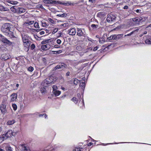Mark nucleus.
Segmentation results:
<instances>
[{
  "label": "nucleus",
  "instance_id": "obj_1",
  "mask_svg": "<svg viewBox=\"0 0 151 151\" xmlns=\"http://www.w3.org/2000/svg\"><path fill=\"white\" fill-rule=\"evenodd\" d=\"M8 107V104L7 100L6 98L3 99L0 105V110L2 114L4 115L7 112Z\"/></svg>",
  "mask_w": 151,
  "mask_h": 151
},
{
  "label": "nucleus",
  "instance_id": "obj_2",
  "mask_svg": "<svg viewBox=\"0 0 151 151\" xmlns=\"http://www.w3.org/2000/svg\"><path fill=\"white\" fill-rule=\"evenodd\" d=\"M12 25L9 23H5L3 24L1 28V31L4 33L6 34L11 30Z\"/></svg>",
  "mask_w": 151,
  "mask_h": 151
},
{
  "label": "nucleus",
  "instance_id": "obj_3",
  "mask_svg": "<svg viewBox=\"0 0 151 151\" xmlns=\"http://www.w3.org/2000/svg\"><path fill=\"white\" fill-rule=\"evenodd\" d=\"M22 37L24 46L27 48L29 47L30 45V42L28 39L29 37L27 35L22 34Z\"/></svg>",
  "mask_w": 151,
  "mask_h": 151
},
{
  "label": "nucleus",
  "instance_id": "obj_4",
  "mask_svg": "<svg viewBox=\"0 0 151 151\" xmlns=\"http://www.w3.org/2000/svg\"><path fill=\"white\" fill-rule=\"evenodd\" d=\"M106 20L108 22H111L114 21L116 18V16L112 14H110L107 15Z\"/></svg>",
  "mask_w": 151,
  "mask_h": 151
},
{
  "label": "nucleus",
  "instance_id": "obj_5",
  "mask_svg": "<svg viewBox=\"0 0 151 151\" xmlns=\"http://www.w3.org/2000/svg\"><path fill=\"white\" fill-rule=\"evenodd\" d=\"M77 35L80 37H82V39L84 40L85 39V34L83 33L81 29L77 28L76 30Z\"/></svg>",
  "mask_w": 151,
  "mask_h": 151
},
{
  "label": "nucleus",
  "instance_id": "obj_6",
  "mask_svg": "<svg viewBox=\"0 0 151 151\" xmlns=\"http://www.w3.org/2000/svg\"><path fill=\"white\" fill-rule=\"evenodd\" d=\"M0 40L4 43H7L8 44L11 45L12 43L9 40L1 34H0Z\"/></svg>",
  "mask_w": 151,
  "mask_h": 151
},
{
  "label": "nucleus",
  "instance_id": "obj_7",
  "mask_svg": "<svg viewBox=\"0 0 151 151\" xmlns=\"http://www.w3.org/2000/svg\"><path fill=\"white\" fill-rule=\"evenodd\" d=\"M13 30V29H11V30L6 34V35L11 38L15 37L14 33L12 31Z\"/></svg>",
  "mask_w": 151,
  "mask_h": 151
},
{
  "label": "nucleus",
  "instance_id": "obj_8",
  "mask_svg": "<svg viewBox=\"0 0 151 151\" xmlns=\"http://www.w3.org/2000/svg\"><path fill=\"white\" fill-rule=\"evenodd\" d=\"M4 134L5 135V136L7 137V139L10 137H11L12 136H13L14 135V133L12 132V131L11 130H9L6 134Z\"/></svg>",
  "mask_w": 151,
  "mask_h": 151
},
{
  "label": "nucleus",
  "instance_id": "obj_9",
  "mask_svg": "<svg viewBox=\"0 0 151 151\" xmlns=\"http://www.w3.org/2000/svg\"><path fill=\"white\" fill-rule=\"evenodd\" d=\"M69 34L71 35H75L76 33V31L75 28H72L68 30Z\"/></svg>",
  "mask_w": 151,
  "mask_h": 151
},
{
  "label": "nucleus",
  "instance_id": "obj_10",
  "mask_svg": "<svg viewBox=\"0 0 151 151\" xmlns=\"http://www.w3.org/2000/svg\"><path fill=\"white\" fill-rule=\"evenodd\" d=\"M142 19L141 17H137L134 18L132 19V20L134 22H136L137 23L139 22Z\"/></svg>",
  "mask_w": 151,
  "mask_h": 151
},
{
  "label": "nucleus",
  "instance_id": "obj_11",
  "mask_svg": "<svg viewBox=\"0 0 151 151\" xmlns=\"http://www.w3.org/2000/svg\"><path fill=\"white\" fill-rule=\"evenodd\" d=\"M97 16L101 19L104 18L105 17V15L103 12H99L97 14Z\"/></svg>",
  "mask_w": 151,
  "mask_h": 151
},
{
  "label": "nucleus",
  "instance_id": "obj_12",
  "mask_svg": "<svg viewBox=\"0 0 151 151\" xmlns=\"http://www.w3.org/2000/svg\"><path fill=\"white\" fill-rule=\"evenodd\" d=\"M18 6H13L12 7H11L10 8V9L14 13H16V12H18Z\"/></svg>",
  "mask_w": 151,
  "mask_h": 151
},
{
  "label": "nucleus",
  "instance_id": "obj_13",
  "mask_svg": "<svg viewBox=\"0 0 151 151\" xmlns=\"http://www.w3.org/2000/svg\"><path fill=\"white\" fill-rule=\"evenodd\" d=\"M11 101H14L16 100L17 97V94L16 93H13L11 96Z\"/></svg>",
  "mask_w": 151,
  "mask_h": 151
},
{
  "label": "nucleus",
  "instance_id": "obj_14",
  "mask_svg": "<svg viewBox=\"0 0 151 151\" xmlns=\"http://www.w3.org/2000/svg\"><path fill=\"white\" fill-rule=\"evenodd\" d=\"M1 59L3 60H6L9 59V57L6 54H3L1 55Z\"/></svg>",
  "mask_w": 151,
  "mask_h": 151
},
{
  "label": "nucleus",
  "instance_id": "obj_15",
  "mask_svg": "<svg viewBox=\"0 0 151 151\" xmlns=\"http://www.w3.org/2000/svg\"><path fill=\"white\" fill-rule=\"evenodd\" d=\"M50 46L48 44L46 45H42L41 46V48L42 50H46L47 49L50 48Z\"/></svg>",
  "mask_w": 151,
  "mask_h": 151
},
{
  "label": "nucleus",
  "instance_id": "obj_16",
  "mask_svg": "<svg viewBox=\"0 0 151 151\" xmlns=\"http://www.w3.org/2000/svg\"><path fill=\"white\" fill-rule=\"evenodd\" d=\"M55 150L54 148L51 147L50 146H48L46 147L43 151H53Z\"/></svg>",
  "mask_w": 151,
  "mask_h": 151
},
{
  "label": "nucleus",
  "instance_id": "obj_17",
  "mask_svg": "<svg viewBox=\"0 0 151 151\" xmlns=\"http://www.w3.org/2000/svg\"><path fill=\"white\" fill-rule=\"evenodd\" d=\"M34 23L33 21H27L24 23L25 26H28L33 24Z\"/></svg>",
  "mask_w": 151,
  "mask_h": 151
},
{
  "label": "nucleus",
  "instance_id": "obj_18",
  "mask_svg": "<svg viewBox=\"0 0 151 151\" xmlns=\"http://www.w3.org/2000/svg\"><path fill=\"white\" fill-rule=\"evenodd\" d=\"M7 139V137L5 136V135L3 134L0 137V144Z\"/></svg>",
  "mask_w": 151,
  "mask_h": 151
},
{
  "label": "nucleus",
  "instance_id": "obj_19",
  "mask_svg": "<svg viewBox=\"0 0 151 151\" xmlns=\"http://www.w3.org/2000/svg\"><path fill=\"white\" fill-rule=\"evenodd\" d=\"M18 12L19 13H24L25 12V9L23 8L18 7Z\"/></svg>",
  "mask_w": 151,
  "mask_h": 151
},
{
  "label": "nucleus",
  "instance_id": "obj_20",
  "mask_svg": "<svg viewBox=\"0 0 151 151\" xmlns=\"http://www.w3.org/2000/svg\"><path fill=\"white\" fill-rule=\"evenodd\" d=\"M52 93L54 94L55 96H58L60 94L61 91L57 90L54 91H52Z\"/></svg>",
  "mask_w": 151,
  "mask_h": 151
},
{
  "label": "nucleus",
  "instance_id": "obj_21",
  "mask_svg": "<svg viewBox=\"0 0 151 151\" xmlns=\"http://www.w3.org/2000/svg\"><path fill=\"white\" fill-rule=\"evenodd\" d=\"M20 147L22 150V151H27L28 150L27 147L24 145H21Z\"/></svg>",
  "mask_w": 151,
  "mask_h": 151
},
{
  "label": "nucleus",
  "instance_id": "obj_22",
  "mask_svg": "<svg viewBox=\"0 0 151 151\" xmlns=\"http://www.w3.org/2000/svg\"><path fill=\"white\" fill-rule=\"evenodd\" d=\"M8 10V8L4 7L2 6H0V11H5Z\"/></svg>",
  "mask_w": 151,
  "mask_h": 151
},
{
  "label": "nucleus",
  "instance_id": "obj_23",
  "mask_svg": "<svg viewBox=\"0 0 151 151\" xmlns=\"http://www.w3.org/2000/svg\"><path fill=\"white\" fill-rule=\"evenodd\" d=\"M44 2L46 4H52L55 3V1H52L50 0H44Z\"/></svg>",
  "mask_w": 151,
  "mask_h": 151
},
{
  "label": "nucleus",
  "instance_id": "obj_24",
  "mask_svg": "<svg viewBox=\"0 0 151 151\" xmlns=\"http://www.w3.org/2000/svg\"><path fill=\"white\" fill-rule=\"evenodd\" d=\"M60 70H62L64 68H65L67 66L65 64V63H61L59 64Z\"/></svg>",
  "mask_w": 151,
  "mask_h": 151
},
{
  "label": "nucleus",
  "instance_id": "obj_25",
  "mask_svg": "<svg viewBox=\"0 0 151 151\" xmlns=\"http://www.w3.org/2000/svg\"><path fill=\"white\" fill-rule=\"evenodd\" d=\"M40 91L43 94H44L46 93V89L45 88H41Z\"/></svg>",
  "mask_w": 151,
  "mask_h": 151
},
{
  "label": "nucleus",
  "instance_id": "obj_26",
  "mask_svg": "<svg viewBox=\"0 0 151 151\" xmlns=\"http://www.w3.org/2000/svg\"><path fill=\"white\" fill-rule=\"evenodd\" d=\"M15 123V121L14 120H9L8 121L7 123V124L8 125H11L14 124Z\"/></svg>",
  "mask_w": 151,
  "mask_h": 151
},
{
  "label": "nucleus",
  "instance_id": "obj_27",
  "mask_svg": "<svg viewBox=\"0 0 151 151\" xmlns=\"http://www.w3.org/2000/svg\"><path fill=\"white\" fill-rule=\"evenodd\" d=\"M8 2L9 3L13 4V5H15L17 4L18 3V2L17 1H8Z\"/></svg>",
  "mask_w": 151,
  "mask_h": 151
},
{
  "label": "nucleus",
  "instance_id": "obj_28",
  "mask_svg": "<svg viewBox=\"0 0 151 151\" xmlns=\"http://www.w3.org/2000/svg\"><path fill=\"white\" fill-rule=\"evenodd\" d=\"M91 27L94 29H96L98 27V25L95 24H92L91 25Z\"/></svg>",
  "mask_w": 151,
  "mask_h": 151
},
{
  "label": "nucleus",
  "instance_id": "obj_29",
  "mask_svg": "<svg viewBox=\"0 0 151 151\" xmlns=\"http://www.w3.org/2000/svg\"><path fill=\"white\" fill-rule=\"evenodd\" d=\"M145 43L147 44H151V39H147L145 41Z\"/></svg>",
  "mask_w": 151,
  "mask_h": 151
},
{
  "label": "nucleus",
  "instance_id": "obj_30",
  "mask_svg": "<svg viewBox=\"0 0 151 151\" xmlns=\"http://www.w3.org/2000/svg\"><path fill=\"white\" fill-rule=\"evenodd\" d=\"M80 86L82 87V89H84L85 87V83L84 82H82L80 83Z\"/></svg>",
  "mask_w": 151,
  "mask_h": 151
},
{
  "label": "nucleus",
  "instance_id": "obj_31",
  "mask_svg": "<svg viewBox=\"0 0 151 151\" xmlns=\"http://www.w3.org/2000/svg\"><path fill=\"white\" fill-rule=\"evenodd\" d=\"M62 4L64 5H66V6H68L69 5H73V4H71L70 2H68L67 3H63Z\"/></svg>",
  "mask_w": 151,
  "mask_h": 151
},
{
  "label": "nucleus",
  "instance_id": "obj_32",
  "mask_svg": "<svg viewBox=\"0 0 151 151\" xmlns=\"http://www.w3.org/2000/svg\"><path fill=\"white\" fill-rule=\"evenodd\" d=\"M67 14L65 13H63L61 14H58L57 15V16L61 17H66L67 16Z\"/></svg>",
  "mask_w": 151,
  "mask_h": 151
},
{
  "label": "nucleus",
  "instance_id": "obj_33",
  "mask_svg": "<svg viewBox=\"0 0 151 151\" xmlns=\"http://www.w3.org/2000/svg\"><path fill=\"white\" fill-rule=\"evenodd\" d=\"M73 81L75 85H77L78 83L79 82V80L77 78H75Z\"/></svg>",
  "mask_w": 151,
  "mask_h": 151
},
{
  "label": "nucleus",
  "instance_id": "obj_34",
  "mask_svg": "<svg viewBox=\"0 0 151 151\" xmlns=\"http://www.w3.org/2000/svg\"><path fill=\"white\" fill-rule=\"evenodd\" d=\"M71 101L73 102H74L75 104H76L77 103L78 100L76 98V97H73Z\"/></svg>",
  "mask_w": 151,
  "mask_h": 151
},
{
  "label": "nucleus",
  "instance_id": "obj_35",
  "mask_svg": "<svg viewBox=\"0 0 151 151\" xmlns=\"http://www.w3.org/2000/svg\"><path fill=\"white\" fill-rule=\"evenodd\" d=\"M12 106L13 108V109L15 111L17 109V105L15 104H13L12 105Z\"/></svg>",
  "mask_w": 151,
  "mask_h": 151
},
{
  "label": "nucleus",
  "instance_id": "obj_36",
  "mask_svg": "<svg viewBox=\"0 0 151 151\" xmlns=\"http://www.w3.org/2000/svg\"><path fill=\"white\" fill-rule=\"evenodd\" d=\"M52 91L57 90L58 89V88L57 86L55 85H53L52 86Z\"/></svg>",
  "mask_w": 151,
  "mask_h": 151
},
{
  "label": "nucleus",
  "instance_id": "obj_37",
  "mask_svg": "<svg viewBox=\"0 0 151 151\" xmlns=\"http://www.w3.org/2000/svg\"><path fill=\"white\" fill-rule=\"evenodd\" d=\"M34 27L36 28H39V27L38 23L37 22H35L34 24Z\"/></svg>",
  "mask_w": 151,
  "mask_h": 151
},
{
  "label": "nucleus",
  "instance_id": "obj_38",
  "mask_svg": "<svg viewBox=\"0 0 151 151\" xmlns=\"http://www.w3.org/2000/svg\"><path fill=\"white\" fill-rule=\"evenodd\" d=\"M76 49L77 50L80 51L82 50V47L78 45L76 47Z\"/></svg>",
  "mask_w": 151,
  "mask_h": 151
},
{
  "label": "nucleus",
  "instance_id": "obj_39",
  "mask_svg": "<svg viewBox=\"0 0 151 151\" xmlns=\"http://www.w3.org/2000/svg\"><path fill=\"white\" fill-rule=\"evenodd\" d=\"M27 69L28 71L30 72H32L34 68L30 66Z\"/></svg>",
  "mask_w": 151,
  "mask_h": 151
},
{
  "label": "nucleus",
  "instance_id": "obj_40",
  "mask_svg": "<svg viewBox=\"0 0 151 151\" xmlns=\"http://www.w3.org/2000/svg\"><path fill=\"white\" fill-rule=\"evenodd\" d=\"M48 20L49 21V22H50L51 24H54V21L51 18H49L48 19Z\"/></svg>",
  "mask_w": 151,
  "mask_h": 151
},
{
  "label": "nucleus",
  "instance_id": "obj_41",
  "mask_svg": "<svg viewBox=\"0 0 151 151\" xmlns=\"http://www.w3.org/2000/svg\"><path fill=\"white\" fill-rule=\"evenodd\" d=\"M60 69V65H58L55 68L54 70H57Z\"/></svg>",
  "mask_w": 151,
  "mask_h": 151
},
{
  "label": "nucleus",
  "instance_id": "obj_42",
  "mask_svg": "<svg viewBox=\"0 0 151 151\" xmlns=\"http://www.w3.org/2000/svg\"><path fill=\"white\" fill-rule=\"evenodd\" d=\"M68 24V23H65L63 24H61L60 25V27H62L63 26L64 27H65L67 26Z\"/></svg>",
  "mask_w": 151,
  "mask_h": 151
},
{
  "label": "nucleus",
  "instance_id": "obj_43",
  "mask_svg": "<svg viewBox=\"0 0 151 151\" xmlns=\"http://www.w3.org/2000/svg\"><path fill=\"white\" fill-rule=\"evenodd\" d=\"M123 34H118V35H117V37L118 39L119 38L122 37L123 36Z\"/></svg>",
  "mask_w": 151,
  "mask_h": 151
},
{
  "label": "nucleus",
  "instance_id": "obj_44",
  "mask_svg": "<svg viewBox=\"0 0 151 151\" xmlns=\"http://www.w3.org/2000/svg\"><path fill=\"white\" fill-rule=\"evenodd\" d=\"M6 148L8 151H12V148L10 147H6Z\"/></svg>",
  "mask_w": 151,
  "mask_h": 151
},
{
  "label": "nucleus",
  "instance_id": "obj_45",
  "mask_svg": "<svg viewBox=\"0 0 151 151\" xmlns=\"http://www.w3.org/2000/svg\"><path fill=\"white\" fill-rule=\"evenodd\" d=\"M117 35H113V40H118L117 37Z\"/></svg>",
  "mask_w": 151,
  "mask_h": 151
},
{
  "label": "nucleus",
  "instance_id": "obj_46",
  "mask_svg": "<svg viewBox=\"0 0 151 151\" xmlns=\"http://www.w3.org/2000/svg\"><path fill=\"white\" fill-rule=\"evenodd\" d=\"M81 149H82V148H80V147L76 148L75 150H74L73 151H81Z\"/></svg>",
  "mask_w": 151,
  "mask_h": 151
},
{
  "label": "nucleus",
  "instance_id": "obj_47",
  "mask_svg": "<svg viewBox=\"0 0 151 151\" xmlns=\"http://www.w3.org/2000/svg\"><path fill=\"white\" fill-rule=\"evenodd\" d=\"M49 41V40H47L43 41L41 43L42 44H45L46 43H47Z\"/></svg>",
  "mask_w": 151,
  "mask_h": 151
},
{
  "label": "nucleus",
  "instance_id": "obj_48",
  "mask_svg": "<svg viewBox=\"0 0 151 151\" xmlns=\"http://www.w3.org/2000/svg\"><path fill=\"white\" fill-rule=\"evenodd\" d=\"M58 30V28H55L54 29V30L52 32V34H55V33H56L57 32V31Z\"/></svg>",
  "mask_w": 151,
  "mask_h": 151
},
{
  "label": "nucleus",
  "instance_id": "obj_49",
  "mask_svg": "<svg viewBox=\"0 0 151 151\" xmlns=\"http://www.w3.org/2000/svg\"><path fill=\"white\" fill-rule=\"evenodd\" d=\"M35 48V45L33 44L31 46V48L32 49H34Z\"/></svg>",
  "mask_w": 151,
  "mask_h": 151
},
{
  "label": "nucleus",
  "instance_id": "obj_50",
  "mask_svg": "<svg viewBox=\"0 0 151 151\" xmlns=\"http://www.w3.org/2000/svg\"><path fill=\"white\" fill-rule=\"evenodd\" d=\"M57 43L58 44H60L61 43V41L60 39H58L57 40Z\"/></svg>",
  "mask_w": 151,
  "mask_h": 151
},
{
  "label": "nucleus",
  "instance_id": "obj_51",
  "mask_svg": "<svg viewBox=\"0 0 151 151\" xmlns=\"http://www.w3.org/2000/svg\"><path fill=\"white\" fill-rule=\"evenodd\" d=\"M108 39L109 40H113V35L111 36L110 37H108Z\"/></svg>",
  "mask_w": 151,
  "mask_h": 151
},
{
  "label": "nucleus",
  "instance_id": "obj_52",
  "mask_svg": "<svg viewBox=\"0 0 151 151\" xmlns=\"http://www.w3.org/2000/svg\"><path fill=\"white\" fill-rule=\"evenodd\" d=\"M139 30V29H136V30H134V31H132V32H131V33H130L132 35L133 33H134L135 32V31H137V32H138Z\"/></svg>",
  "mask_w": 151,
  "mask_h": 151
},
{
  "label": "nucleus",
  "instance_id": "obj_53",
  "mask_svg": "<svg viewBox=\"0 0 151 151\" xmlns=\"http://www.w3.org/2000/svg\"><path fill=\"white\" fill-rule=\"evenodd\" d=\"M98 48H99V47L98 46H97L95 47L94 48L93 50L94 51H96L98 49Z\"/></svg>",
  "mask_w": 151,
  "mask_h": 151
},
{
  "label": "nucleus",
  "instance_id": "obj_54",
  "mask_svg": "<svg viewBox=\"0 0 151 151\" xmlns=\"http://www.w3.org/2000/svg\"><path fill=\"white\" fill-rule=\"evenodd\" d=\"M42 25L43 27H45L46 26V24L45 22H42Z\"/></svg>",
  "mask_w": 151,
  "mask_h": 151
},
{
  "label": "nucleus",
  "instance_id": "obj_55",
  "mask_svg": "<svg viewBox=\"0 0 151 151\" xmlns=\"http://www.w3.org/2000/svg\"><path fill=\"white\" fill-rule=\"evenodd\" d=\"M99 42L100 43H103V42H104V41L103 39H102L101 40L100 39L99 40Z\"/></svg>",
  "mask_w": 151,
  "mask_h": 151
},
{
  "label": "nucleus",
  "instance_id": "obj_56",
  "mask_svg": "<svg viewBox=\"0 0 151 151\" xmlns=\"http://www.w3.org/2000/svg\"><path fill=\"white\" fill-rule=\"evenodd\" d=\"M95 0H89L88 1L89 2L90 4H91Z\"/></svg>",
  "mask_w": 151,
  "mask_h": 151
},
{
  "label": "nucleus",
  "instance_id": "obj_57",
  "mask_svg": "<svg viewBox=\"0 0 151 151\" xmlns=\"http://www.w3.org/2000/svg\"><path fill=\"white\" fill-rule=\"evenodd\" d=\"M40 35H42L45 34V32L44 31H42L40 32Z\"/></svg>",
  "mask_w": 151,
  "mask_h": 151
},
{
  "label": "nucleus",
  "instance_id": "obj_58",
  "mask_svg": "<svg viewBox=\"0 0 151 151\" xmlns=\"http://www.w3.org/2000/svg\"><path fill=\"white\" fill-rule=\"evenodd\" d=\"M55 52H56V53L59 54L60 53H61L62 52V51L61 50H59L58 51H55Z\"/></svg>",
  "mask_w": 151,
  "mask_h": 151
},
{
  "label": "nucleus",
  "instance_id": "obj_59",
  "mask_svg": "<svg viewBox=\"0 0 151 151\" xmlns=\"http://www.w3.org/2000/svg\"><path fill=\"white\" fill-rule=\"evenodd\" d=\"M128 6H125L124 7V9H127L128 8Z\"/></svg>",
  "mask_w": 151,
  "mask_h": 151
},
{
  "label": "nucleus",
  "instance_id": "obj_60",
  "mask_svg": "<svg viewBox=\"0 0 151 151\" xmlns=\"http://www.w3.org/2000/svg\"><path fill=\"white\" fill-rule=\"evenodd\" d=\"M70 73L69 72V71L66 74V76H68L69 75Z\"/></svg>",
  "mask_w": 151,
  "mask_h": 151
},
{
  "label": "nucleus",
  "instance_id": "obj_61",
  "mask_svg": "<svg viewBox=\"0 0 151 151\" xmlns=\"http://www.w3.org/2000/svg\"><path fill=\"white\" fill-rule=\"evenodd\" d=\"M93 144V143L92 142H90L88 144V146H91V145H92Z\"/></svg>",
  "mask_w": 151,
  "mask_h": 151
},
{
  "label": "nucleus",
  "instance_id": "obj_62",
  "mask_svg": "<svg viewBox=\"0 0 151 151\" xmlns=\"http://www.w3.org/2000/svg\"><path fill=\"white\" fill-rule=\"evenodd\" d=\"M131 35H132L130 33L128 34L127 35H125L124 36L126 37V36H130Z\"/></svg>",
  "mask_w": 151,
  "mask_h": 151
},
{
  "label": "nucleus",
  "instance_id": "obj_63",
  "mask_svg": "<svg viewBox=\"0 0 151 151\" xmlns=\"http://www.w3.org/2000/svg\"><path fill=\"white\" fill-rule=\"evenodd\" d=\"M58 45H55L54 46V47L55 48H57L58 47Z\"/></svg>",
  "mask_w": 151,
  "mask_h": 151
},
{
  "label": "nucleus",
  "instance_id": "obj_64",
  "mask_svg": "<svg viewBox=\"0 0 151 151\" xmlns=\"http://www.w3.org/2000/svg\"><path fill=\"white\" fill-rule=\"evenodd\" d=\"M0 151H5L4 150L1 149V148L0 147Z\"/></svg>",
  "mask_w": 151,
  "mask_h": 151
}]
</instances>
